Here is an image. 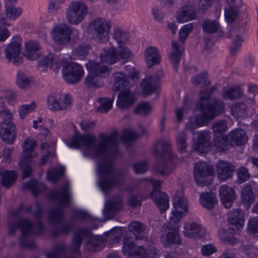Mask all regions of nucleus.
I'll return each mask as SVG.
<instances>
[{
  "label": "nucleus",
  "mask_w": 258,
  "mask_h": 258,
  "mask_svg": "<svg viewBox=\"0 0 258 258\" xmlns=\"http://www.w3.org/2000/svg\"><path fill=\"white\" fill-rule=\"evenodd\" d=\"M216 89V87L214 86L210 89H207L206 91H201L200 93V99L198 102L202 101V103L209 104H213L214 99L212 100V102H210V98L211 95ZM216 98H215V99Z\"/></svg>",
  "instance_id": "052dcab7"
},
{
  "label": "nucleus",
  "mask_w": 258,
  "mask_h": 258,
  "mask_svg": "<svg viewBox=\"0 0 258 258\" xmlns=\"http://www.w3.org/2000/svg\"><path fill=\"white\" fill-rule=\"evenodd\" d=\"M38 67H49L52 70L58 69L61 66L60 62L52 54H49L38 61Z\"/></svg>",
  "instance_id": "72a5a7b5"
},
{
  "label": "nucleus",
  "mask_w": 258,
  "mask_h": 258,
  "mask_svg": "<svg viewBox=\"0 0 258 258\" xmlns=\"http://www.w3.org/2000/svg\"><path fill=\"white\" fill-rule=\"evenodd\" d=\"M36 105L35 102H32L29 104L23 105L21 106L19 109V113L21 119H24L25 117L30 112L34 110Z\"/></svg>",
  "instance_id": "680f3d73"
},
{
  "label": "nucleus",
  "mask_w": 258,
  "mask_h": 258,
  "mask_svg": "<svg viewBox=\"0 0 258 258\" xmlns=\"http://www.w3.org/2000/svg\"><path fill=\"white\" fill-rule=\"evenodd\" d=\"M187 138V135L184 132L179 133L176 136L177 149L181 153L185 152L186 150Z\"/></svg>",
  "instance_id": "5fc2aeb1"
},
{
  "label": "nucleus",
  "mask_w": 258,
  "mask_h": 258,
  "mask_svg": "<svg viewBox=\"0 0 258 258\" xmlns=\"http://www.w3.org/2000/svg\"><path fill=\"white\" fill-rule=\"evenodd\" d=\"M49 199L59 205V207L50 210L48 216V221L52 226V234L56 236L70 233L74 227L73 223L64 221L62 209L69 205L71 199L69 182H66L61 189L51 191Z\"/></svg>",
  "instance_id": "f03ea898"
},
{
  "label": "nucleus",
  "mask_w": 258,
  "mask_h": 258,
  "mask_svg": "<svg viewBox=\"0 0 258 258\" xmlns=\"http://www.w3.org/2000/svg\"><path fill=\"white\" fill-rule=\"evenodd\" d=\"M86 238L87 248L91 252H96L102 250L105 246L104 237L100 235H93L90 231L85 229L77 231L71 244V250L74 253L79 252L83 239Z\"/></svg>",
  "instance_id": "39448f33"
},
{
  "label": "nucleus",
  "mask_w": 258,
  "mask_h": 258,
  "mask_svg": "<svg viewBox=\"0 0 258 258\" xmlns=\"http://www.w3.org/2000/svg\"><path fill=\"white\" fill-rule=\"evenodd\" d=\"M171 146L169 140H161L157 142L154 146V152L156 156L160 159L154 167L155 171L158 174L168 175L173 169Z\"/></svg>",
  "instance_id": "20e7f679"
},
{
  "label": "nucleus",
  "mask_w": 258,
  "mask_h": 258,
  "mask_svg": "<svg viewBox=\"0 0 258 258\" xmlns=\"http://www.w3.org/2000/svg\"><path fill=\"white\" fill-rule=\"evenodd\" d=\"M71 218L73 221H94L99 219L93 218L85 210L76 209L73 211Z\"/></svg>",
  "instance_id": "a19ab883"
},
{
  "label": "nucleus",
  "mask_w": 258,
  "mask_h": 258,
  "mask_svg": "<svg viewBox=\"0 0 258 258\" xmlns=\"http://www.w3.org/2000/svg\"><path fill=\"white\" fill-rule=\"evenodd\" d=\"M187 201L181 194H176L173 198L174 210L170 217L171 222L162 226V230L167 231L166 235L161 236V241L166 246H171L180 242L178 236V226L176 225L182 218V215L187 213Z\"/></svg>",
  "instance_id": "7ed1b4c3"
},
{
  "label": "nucleus",
  "mask_w": 258,
  "mask_h": 258,
  "mask_svg": "<svg viewBox=\"0 0 258 258\" xmlns=\"http://www.w3.org/2000/svg\"><path fill=\"white\" fill-rule=\"evenodd\" d=\"M231 110L235 117H242L246 115L247 107L244 103L241 102L234 104Z\"/></svg>",
  "instance_id": "603ef678"
},
{
  "label": "nucleus",
  "mask_w": 258,
  "mask_h": 258,
  "mask_svg": "<svg viewBox=\"0 0 258 258\" xmlns=\"http://www.w3.org/2000/svg\"><path fill=\"white\" fill-rule=\"evenodd\" d=\"M227 137L232 146L243 145L247 140L245 132L242 129L234 130L228 134Z\"/></svg>",
  "instance_id": "cd10ccee"
},
{
  "label": "nucleus",
  "mask_w": 258,
  "mask_h": 258,
  "mask_svg": "<svg viewBox=\"0 0 258 258\" xmlns=\"http://www.w3.org/2000/svg\"><path fill=\"white\" fill-rule=\"evenodd\" d=\"M239 13L238 8L234 7H229L225 9V19L228 23H233L237 18Z\"/></svg>",
  "instance_id": "bf43d9fd"
},
{
  "label": "nucleus",
  "mask_w": 258,
  "mask_h": 258,
  "mask_svg": "<svg viewBox=\"0 0 258 258\" xmlns=\"http://www.w3.org/2000/svg\"><path fill=\"white\" fill-rule=\"evenodd\" d=\"M1 184L6 188H9L15 182L16 174L14 171H4L0 172Z\"/></svg>",
  "instance_id": "58836bf2"
},
{
  "label": "nucleus",
  "mask_w": 258,
  "mask_h": 258,
  "mask_svg": "<svg viewBox=\"0 0 258 258\" xmlns=\"http://www.w3.org/2000/svg\"><path fill=\"white\" fill-rule=\"evenodd\" d=\"M114 78V83L113 89L115 91H118L128 85V78L121 72L115 73Z\"/></svg>",
  "instance_id": "4c0bfd02"
},
{
  "label": "nucleus",
  "mask_w": 258,
  "mask_h": 258,
  "mask_svg": "<svg viewBox=\"0 0 258 258\" xmlns=\"http://www.w3.org/2000/svg\"><path fill=\"white\" fill-rule=\"evenodd\" d=\"M122 251L125 255L132 258H145L146 256L145 247L136 246L133 239L128 237L123 238Z\"/></svg>",
  "instance_id": "2eb2a0df"
},
{
  "label": "nucleus",
  "mask_w": 258,
  "mask_h": 258,
  "mask_svg": "<svg viewBox=\"0 0 258 258\" xmlns=\"http://www.w3.org/2000/svg\"><path fill=\"white\" fill-rule=\"evenodd\" d=\"M243 91L239 87H234L228 89H224L222 93L223 97L226 100H234L241 97Z\"/></svg>",
  "instance_id": "79ce46f5"
},
{
  "label": "nucleus",
  "mask_w": 258,
  "mask_h": 258,
  "mask_svg": "<svg viewBox=\"0 0 258 258\" xmlns=\"http://www.w3.org/2000/svg\"><path fill=\"white\" fill-rule=\"evenodd\" d=\"M150 196L161 213H163L169 208V197L166 193L162 191L151 192Z\"/></svg>",
  "instance_id": "c756f323"
},
{
  "label": "nucleus",
  "mask_w": 258,
  "mask_h": 258,
  "mask_svg": "<svg viewBox=\"0 0 258 258\" xmlns=\"http://www.w3.org/2000/svg\"><path fill=\"white\" fill-rule=\"evenodd\" d=\"M105 235V242L117 243L120 241L122 237V231L120 228L115 227L110 231L106 232Z\"/></svg>",
  "instance_id": "ea45409f"
},
{
  "label": "nucleus",
  "mask_w": 258,
  "mask_h": 258,
  "mask_svg": "<svg viewBox=\"0 0 258 258\" xmlns=\"http://www.w3.org/2000/svg\"><path fill=\"white\" fill-rule=\"evenodd\" d=\"M219 195L221 203L227 209L230 208L236 200V194L234 189L227 185L220 186Z\"/></svg>",
  "instance_id": "aec40b11"
},
{
  "label": "nucleus",
  "mask_w": 258,
  "mask_h": 258,
  "mask_svg": "<svg viewBox=\"0 0 258 258\" xmlns=\"http://www.w3.org/2000/svg\"><path fill=\"white\" fill-rule=\"evenodd\" d=\"M202 28L204 32L213 34L216 33L219 30L220 25L216 21L206 20L203 21Z\"/></svg>",
  "instance_id": "c03bdc74"
},
{
  "label": "nucleus",
  "mask_w": 258,
  "mask_h": 258,
  "mask_svg": "<svg viewBox=\"0 0 258 258\" xmlns=\"http://www.w3.org/2000/svg\"><path fill=\"white\" fill-rule=\"evenodd\" d=\"M197 108L202 113L196 116V123L199 126H202L224 112V104L222 101L215 99L213 104L209 105L202 103V101L198 102Z\"/></svg>",
  "instance_id": "0eeeda50"
},
{
  "label": "nucleus",
  "mask_w": 258,
  "mask_h": 258,
  "mask_svg": "<svg viewBox=\"0 0 258 258\" xmlns=\"http://www.w3.org/2000/svg\"><path fill=\"white\" fill-rule=\"evenodd\" d=\"M247 232L250 235L258 237V217L249 219L247 224Z\"/></svg>",
  "instance_id": "864d4df0"
},
{
  "label": "nucleus",
  "mask_w": 258,
  "mask_h": 258,
  "mask_svg": "<svg viewBox=\"0 0 258 258\" xmlns=\"http://www.w3.org/2000/svg\"><path fill=\"white\" fill-rule=\"evenodd\" d=\"M99 137L100 142L98 143L93 135H75L67 144L72 148H82L85 156L101 158L97 167V184L103 192L106 193L123 180L124 174L113 167V158L119 153L117 131L114 130L108 135L101 133Z\"/></svg>",
  "instance_id": "f257e3e1"
},
{
  "label": "nucleus",
  "mask_w": 258,
  "mask_h": 258,
  "mask_svg": "<svg viewBox=\"0 0 258 258\" xmlns=\"http://www.w3.org/2000/svg\"><path fill=\"white\" fill-rule=\"evenodd\" d=\"M242 202L245 204H251L254 201V195L251 185H246L241 190Z\"/></svg>",
  "instance_id": "37998d69"
},
{
  "label": "nucleus",
  "mask_w": 258,
  "mask_h": 258,
  "mask_svg": "<svg viewBox=\"0 0 258 258\" xmlns=\"http://www.w3.org/2000/svg\"><path fill=\"white\" fill-rule=\"evenodd\" d=\"M86 66L89 71V74L94 76H104V75H108L109 73L107 67L97 62L89 61L86 64Z\"/></svg>",
  "instance_id": "7c9ffc66"
},
{
  "label": "nucleus",
  "mask_w": 258,
  "mask_h": 258,
  "mask_svg": "<svg viewBox=\"0 0 258 258\" xmlns=\"http://www.w3.org/2000/svg\"><path fill=\"white\" fill-rule=\"evenodd\" d=\"M151 111V106L148 102L141 103L137 106L135 112L141 116H147Z\"/></svg>",
  "instance_id": "13d9d810"
},
{
  "label": "nucleus",
  "mask_w": 258,
  "mask_h": 258,
  "mask_svg": "<svg viewBox=\"0 0 258 258\" xmlns=\"http://www.w3.org/2000/svg\"><path fill=\"white\" fill-rule=\"evenodd\" d=\"M172 51L169 55V60L174 66L175 70L177 71L178 64L182 54V50L179 44L175 41H172Z\"/></svg>",
  "instance_id": "473e14b6"
},
{
  "label": "nucleus",
  "mask_w": 258,
  "mask_h": 258,
  "mask_svg": "<svg viewBox=\"0 0 258 258\" xmlns=\"http://www.w3.org/2000/svg\"><path fill=\"white\" fill-rule=\"evenodd\" d=\"M214 146L216 150L220 152H225L228 150L229 144L228 137L225 136L215 137Z\"/></svg>",
  "instance_id": "de8ad7c7"
},
{
  "label": "nucleus",
  "mask_w": 258,
  "mask_h": 258,
  "mask_svg": "<svg viewBox=\"0 0 258 258\" xmlns=\"http://www.w3.org/2000/svg\"><path fill=\"white\" fill-rule=\"evenodd\" d=\"M211 133L208 131H203L198 133V140L195 149L198 152L205 153L211 147Z\"/></svg>",
  "instance_id": "412c9836"
},
{
  "label": "nucleus",
  "mask_w": 258,
  "mask_h": 258,
  "mask_svg": "<svg viewBox=\"0 0 258 258\" xmlns=\"http://www.w3.org/2000/svg\"><path fill=\"white\" fill-rule=\"evenodd\" d=\"M47 105L48 108L53 111L65 109L71 105V96L66 95L62 99H60L56 96H49Z\"/></svg>",
  "instance_id": "6ab92c4d"
},
{
  "label": "nucleus",
  "mask_w": 258,
  "mask_h": 258,
  "mask_svg": "<svg viewBox=\"0 0 258 258\" xmlns=\"http://www.w3.org/2000/svg\"><path fill=\"white\" fill-rule=\"evenodd\" d=\"M64 171V167L51 169L47 172V177L52 182H55L61 177Z\"/></svg>",
  "instance_id": "6e6d98bb"
},
{
  "label": "nucleus",
  "mask_w": 258,
  "mask_h": 258,
  "mask_svg": "<svg viewBox=\"0 0 258 258\" xmlns=\"http://www.w3.org/2000/svg\"><path fill=\"white\" fill-rule=\"evenodd\" d=\"M113 38L120 44L119 46L122 45L123 43L125 42L128 40L127 34L121 31L119 29H116L114 30L113 34Z\"/></svg>",
  "instance_id": "e2e57ef3"
},
{
  "label": "nucleus",
  "mask_w": 258,
  "mask_h": 258,
  "mask_svg": "<svg viewBox=\"0 0 258 258\" xmlns=\"http://www.w3.org/2000/svg\"><path fill=\"white\" fill-rule=\"evenodd\" d=\"M183 234L185 236L190 238H201L205 235L204 229L195 222H187L184 224Z\"/></svg>",
  "instance_id": "393cba45"
},
{
  "label": "nucleus",
  "mask_w": 258,
  "mask_h": 258,
  "mask_svg": "<svg viewBox=\"0 0 258 258\" xmlns=\"http://www.w3.org/2000/svg\"><path fill=\"white\" fill-rule=\"evenodd\" d=\"M207 78V73L203 72L195 76L191 79V82L195 85H203L204 86H207L210 84V81L208 80Z\"/></svg>",
  "instance_id": "4d7b16f0"
},
{
  "label": "nucleus",
  "mask_w": 258,
  "mask_h": 258,
  "mask_svg": "<svg viewBox=\"0 0 258 258\" xmlns=\"http://www.w3.org/2000/svg\"><path fill=\"white\" fill-rule=\"evenodd\" d=\"M135 101L134 94L128 89H123L118 94L117 105L120 108H128L132 106Z\"/></svg>",
  "instance_id": "4be33fe9"
},
{
  "label": "nucleus",
  "mask_w": 258,
  "mask_h": 258,
  "mask_svg": "<svg viewBox=\"0 0 258 258\" xmlns=\"http://www.w3.org/2000/svg\"><path fill=\"white\" fill-rule=\"evenodd\" d=\"M200 202L205 208L211 210L217 203L216 196L212 192H202L200 194Z\"/></svg>",
  "instance_id": "c9c22d12"
},
{
  "label": "nucleus",
  "mask_w": 258,
  "mask_h": 258,
  "mask_svg": "<svg viewBox=\"0 0 258 258\" xmlns=\"http://www.w3.org/2000/svg\"><path fill=\"white\" fill-rule=\"evenodd\" d=\"M139 135L132 129L125 130L123 132L122 142L126 146H130L138 139Z\"/></svg>",
  "instance_id": "09e8293b"
},
{
  "label": "nucleus",
  "mask_w": 258,
  "mask_h": 258,
  "mask_svg": "<svg viewBox=\"0 0 258 258\" xmlns=\"http://www.w3.org/2000/svg\"><path fill=\"white\" fill-rule=\"evenodd\" d=\"M123 207L122 200L120 196H116L106 203L103 210L104 215L111 218Z\"/></svg>",
  "instance_id": "5701e85b"
},
{
  "label": "nucleus",
  "mask_w": 258,
  "mask_h": 258,
  "mask_svg": "<svg viewBox=\"0 0 258 258\" xmlns=\"http://www.w3.org/2000/svg\"><path fill=\"white\" fill-rule=\"evenodd\" d=\"M176 20L178 23H184L196 18V10L191 5H186L181 7L177 12Z\"/></svg>",
  "instance_id": "b1692460"
},
{
  "label": "nucleus",
  "mask_w": 258,
  "mask_h": 258,
  "mask_svg": "<svg viewBox=\"0 0 258 258\" xmlns=\"http://www.w3.org/2000/svg\"><path fill=\"white\" fill-rule=\"evenodd\" d=\"M5 56L9 62L15 65H19L23 62L21 54V44L13 41L9 44L5 50Z\"/></svg>",
  "instance_id": "dca6fc26"
},
{
  "label": "nucleus",
  "mask_w": 258,
  "mask_h": 258,
  "mask_svg": "<svg viewBox=\"0 0 258 258\" xmlns=\"http://www.w3.org/2000/svg\"><path fill=\"white\" fill-rule=\"evenodd\" d=\"M238 180L240 183H243L247 180L250 177L248 170L243 167L239 168L236 171Z\"/></svg>",
  "instance_id": "774afa93"
},
{
  "label": "nucleus",
  "mask_w": 258,
  "mask_h": 258,
  "mask_svg": "<svg viewBox=\"0 0 258 258\" xmlns=\"http://www.w3.org/2000/svg\"><path fill=\"white\" fill-rule=\"evenodd\" d=\"M213 173V167L205 162H198L195 165V180L200 186H206L211 184Z\"/></svg>",
  "instance_id": "9b49d317"
},
{
  "label": "nucleus",
  "mask_w": 258,
  "mask_h": 258,
  "mask_svg": "<svg viewBox=\"0 0 258 258\" xmlns=\"http://www.w3.org/2000/svg\"><path fill=\"white\" fill-rule=\"evenodd\" d=\"M39 46L37 42L30 41L26 43L24 55L29 59L34 60L39 58Z\"/></svg>",
  "instance_id": "f704fd0d"
},
{
  "label": "nucleus",
  "mask_w": 258,
  "mask_h": 258,
  "mask_svg": "<svg viewBox=\"0 0 258 258\" xmlns=\"http://www.w3.org/2000/svg\"><path fill=\"white\" fill-rule=\"evenodd\" d=\"M22 9L20 8H16L13 5L6 4L5 14L7 18L11 20H15L22 13Z\"/></svg>",
  "instance_id": "8fccbe9b"
},
{
  "label": "nucleus",
  "mask_w": 258,
  "mask_h": 258,
  "mask_svg": "<svg viewBox=\"0 0 258 258\" xmlns=\"http://www.w3.org/2000/svg\"><path fill=\"white\" fill-rule=\"evenodd\" d=\"M0 137L8 145L14 144L17 138V131L13 121L1 122Z\"/></svg>",
  "instance_id": "f3484780"
},
{
  "label": "nucleus",
  "mask_w": 258,
  "mask_h": 258,
  "mask_svg": "<svg viewBox=\"0 0 258 258\" xmlns=\"http://www.w3.org/2000/svg\"><path fill=\"white\" fill-rule=\"evenodd\" d=\"M244 214L242 210L237 209L229 212L228 215V221L234 227L233 230L241 229L244 224Z\"/></svg>",
  "instance_id": "a878e982"
},
{
  "label": "nucleus",
  "mask_w": 258,
  "mask_h": 258,
  "mask_svg": "<svg viewBox=\"0 0 258 258\" xmlns=\"http://www.w3.org/2000/svg\"><path fill=\"white\" fill-rule=\"evenodd\" d=\"M24 189H30L34 196L45 191L46 187L44 184L38 182L36 180H31L23 185Z\"/></svg>",
  "instance_id": "e433bc0d"
},
{
  "label": "nucleus",
  "mask_w": 258,
  "mask_h": 258,
  "mask_svg": "<svg viewBox=\"0 0 258 258\" xmlns=\"http://www.w3.org/2000/svg\"><path fill=\"white\" fill-rule=\"evenodd\" d=\"M17 228H19L22 233L20 239L21 246L23 248L33 249L36 245L32 240L28 241L26 237L31 234H38L44 230V227L41 221H38L37 224L34 226L31 222L24 218H21L13 222L10 228V233H14Z\"/></svg>",
  "instance_id": "423d86ee"
},
{
  "label": "nucleus",
  "mask_w": 258,
  "mask_h": 258,
  "mask_svg": "<svg viewBox=\"0 0 258 258\" xmlns=\"http://www.w3.org/2000/svg\"><path fill=\"white\" fill-rule=\"evenodd\" d=\"M87 11V6L83 2H72L66 11L67 20L71 24H78L83 20Z\"/></svg>",
  "instance_id": "f8f14e48"
},
{
  "label": "nucleus",
  "mask_w": 258,
  "mask_h": 258,
  "mask_svg": "<svg viewBox=\"0 0 258 258\" xmlns=\"http://www.w3.org/2000/svg\"><path fill=\"white\" fill-rule=\"evenodd\" d=\"M114 97L115 95H113L112 99H108V98H100L99 99L100 105L97 108V112L101 113L107 112L112 108Z\"/></svg>",
  "instance_id": "49530a36"
},
{
  "label": "nucleus",
  "mask_w": 258,
  "mask_h": 258,
  "mask_svg": "<svg viewBox=\"0 0 258 258\" xmlns=\"http://www.w3.org/2000/svg\"><path fill=\"white\" fill-rule=\"evenodd\" d=\"M144 57L147 66L149 68L159 64L161 60L159 52L155 47L148 48L145 52Z\"/></svg>",
  "instance_id": "c85d7f7f"
},
{
  "label": "nucleus",
  "mask_w": 258,
  "mask_h": 258,
  "mask_svg": "<svg viewBox=\"0 0 258 258\" xmlns=\"http://www.w3.org/2000/svg\"><path fill=\"white\" fill-rule=\"evenodd\" d=\"M36 142L30 139H26L23 145V152L21 156L20 165L22 167V177L26 178L30 176L32 168L30 163L32 158L37 156V154L34 152V149L36 146Z\"/></svg>",
  "instance_id": "6e6552de"
},
{
  "label": "nucleus",
  "mask_w": 258,
  "mask_h": 258,
  "mask_svg": "<svg viewBox=\"0 0 258 258\" xmlns=\"http://www.w3.org/2000/svg\"><path fill=\"white\" fill-rule=\"evenodd\" d=\"M26 212L31 213L37 219H39L43 214V210L41 209L39 203H35L34 205L29 206L27 209L24 210Z\"/></svg>",
  "instance_id": "0e129e2a"
},
{
  "label": "nucleus",
  "mask_w": 258,
  "mask_h": 258,
  "mask_svg": "<svg viewBox=\"0 0 258 258\" xmlns=\"http://www.w3.org/2000/svg\"><path fill=\"white\" fill-rule=\"evenodd\" d=\"M132 167L137 174H143L147 170V164L145 161L135 163L132 164Z\"/></svg>",
  "instance_id": "338daca9"
},
{
  "label": "nucleus",
  "mask_w": 258,
  "mask_h": 258,
  "mask_svg": "<svg viewBox=\"0 0 258 258\" xmlns=\"http://www.w3.org/2000/svg\"><path fill=\"white\" fill-rule=\"evenodd\" d=\"M31 79L22 71H19L17 76V84L22 89H26L30 86Z\"/></svg>",
  "instance_id": "3c124183"
},
{
  "label": "nucleus",
  "mask_w": 258,
  "mask_h": 258,
  "mask_svg": "<svg viewBox=\"0 0 258 258\" xmlns=\"http://www.w3.org/2000/svg\"><path fill=\"white\" fill-rule=\"evenodd\" d=\"M160 81L158 76H151L144 79L141 84L143 93L151 94L158 90Z\"/></svg>",
  "instance_id": "bb28decb"
},
{
  "label": "nucleus",
  "mask_w": 258,
  "mask_h": 258,
  "mask_svg": "<svg viewBox=\"0 0 258 258\" xmlns=\"http://www.w3.org/2000/svg\"><path fill=\"white\" fill-rule=\"evenodd\" d=\"M96 77V76L89 74L85 79V85L93 88H98L102 86L103 84L97 81Z\"/></svg>",
  "instance_id": "69168bd1"
},
{
  "label": "nucleus",
  "mask_w": 258,
  "mask_h": 258,
  "mask_svg": "<svg viewBox=\"0 0 258 258\" xmlns=\"http://www.w3.org/2000/svg\"><path fill=\"white\" fill-rule=\"evenodd\" d=\"M131 51L128 48L121 45L118 49L112 47L103 49L100 54V58L101 62L109 64H114L120 60L125 63L131 56Z\"/></svg>",
  "instance_id": "1a4fd4ad"
},
{
  "label": "nucleus",
  "mask_w": 258,
  "mask_h": 258,
  "mask_svg": "<svg viewBox=\"0 0 258 258\" xmlns=\"http://www.w3.org/2000/svg\"><path fill=\"white\" fill-rule=\"evenodd\" d=\"M211 128L215 137L223 136V134L227 130L226 120H220L214 122Z\"/></svg>",
  "instance_id": "a18cd8bd"
},
{
  "label": "nucleus",
  "mask_w": 258,
  "mask_h": 258,
  "mask_svg": "<svg viewBox=\"0 0 258 258\" xmlns=\"http://www.w3.org/2000/svg\"><path fill=\"white\" fill-rule=\"evenodd\" d=\"M129 230L134 233L137 239H143L147 237V226L139 221H133L128 225Z\"/></svg>",
  "instance_id": "2f4dec72"
},
{
  "label": "nucleus",
  "mask_w": 258,
  "mask_h": 258,
  "mask_svg": "<svg viewBox=\"0 0 258 258\" xmlns=\"http://www.w3.org/2000/svg\"><path fill=\"white\" fill-rule=\"evenodd\" d=\"M111 27V22L105 19L98 18L94 19L90 24L92 38L100 42L107 41L109 38Z\"/></svg>",
  "instance_id": "9d476101"
},
{
  "label": "nucleus",
  "mask_w": 258,
  "mask_h": 258,
  "mask_svg": "<svg viewBox=\"0 0 258 258\" xmlns=\"http://www.w3.org/2000/svg\"><path fill=\"white\" fill-rule=\"evenodd\" d=\"M234 170V166L230 162L220 160L216 164L217 178L222 181H225L231 178Z\"/></svg>",
  "instance_id": "a211bd4d"
},
{
  "label": "nucleus",
  "mask_w": 258,
  "mask_h": 258,
  "mask_svg": "<svg viewBox=\"0 0 258 258\" xmlns=\"http://www.w3.org/2000/svg\"><path fill=\"white\" fill-rule=\"evenodd\" d=\"M64 80L69 84L78 82L84 75L82 67L79 64L71 63L64 66L62 69Z\"/></svg>",
  "instance_id": "4468645a"
},
{
  "label": "nucleus",
  "mask_w": 258,
  "mask_h": 258,
  "mask_svg": "<svg viewBox=\"0 0 258 258\" xmlns=\"http://www.w3.org/2000/svg\"><path fill=\"white\" fill-rule=\"evenodd\" d=\"M72 33L71 28L66 24L62 23L53 28L51 31V36L55 44L65 45L70 42Z\"/></svg>",
  "instance_id": "ddd939ff"
}]
</instances>
